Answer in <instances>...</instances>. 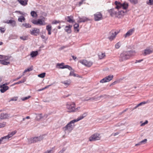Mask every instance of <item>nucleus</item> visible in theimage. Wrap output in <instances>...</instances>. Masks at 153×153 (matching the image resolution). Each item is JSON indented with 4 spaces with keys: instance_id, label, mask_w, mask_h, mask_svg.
<instances>
[{
    "instance_id": "1",
    "label": "nucleus",
    "mask_w": 153,
    "mask_h": 153,
    "mask_svg": "<svg viewBox=\"0 0 153 153\" xmlns=\"http://www.w3.org/2000/svg\"><path fill=\"white\" fill-rule=\"evenodd\" d=\"M135 53V51H133L123 52L120 54L119 60L120 62L129 59L130 56L134 55Z\"/></svg>"
},
{
    "instance_id": "2",
    "label": "nucleus",
    "mask_w": 153,
    "mask_h": 153,
    "mask_svg": "<svg viewBox=\"0 0 153 153\" xmlns=\"http://www.w3.org/2000/svg\"><path fill=\"white\" fill-rule=\"evenodd\" d=\"M77 122L76 120H74L71 121L65 127L63 128V130L66 133L71 132L73 129L74 127V123Z\"/></svg>"
},
{
    "instance_id": "3",
    "label": "nucleus",
    "mask_w": 153,
    "mask_h": 153,
    "mask_svg": "<svg viewBox=\"0 0 153 153\" xmlns=\"http://www.w3.org/2000/svg\"><path fill=\"white\" fill-rule=\"evenodd\" d=\"M75 104L74 103H69L66 105V108L68 110V112H74L76 111L80 107L75 108Z\"/></svg>"
},
{
    "instance_id": "4",
    "label": "nucleus",
    "mask_w": 153,
    "mask_h": 153,
    "mask_svg": "<svg viewBox=\"0 0 153 153\" xmlns=\"http://www.w3.org/2000/svg\"><path fill=\"white\" fill-rule=\"evenodd\" d=\"M115 4L116 5L115 8L117 9H122L126 10L128 6V4L126 2H124L123 4L116 1L115 2Z\"/></svg>"
},
{
    "instance_id": "5",
    "label": "nucleus",
    "mask_w": 153,
    "mask_h": 153,
    "mask_svg": "<svg viewBox=\"0 0 153 153\" xmlns=\"http://www.w3.org/2000/svg\"><path fill=\"white\" fill-rule=\"evenodd\" d=\"M43 139V137L42 136H40L39 137H35L30 138L28 140L29 143H34L40 141Z\"/></svg>"
},
{
    "instance_id": "6",
    "label": "nucleus",
    "mask_w": 153,
    "mask_h": 153,
    "mask_svg": "<svg viewBox=\"0 0 153 153\" xmlns=\"http://www.w3.org/2000/svg\"><path fill=\"white\" fill-rule=\"evenodd\" d=\"M64 63L62 62L61 63H58L56 65V67L59 69H64L67 68L69 70H72V68L70 66L66 65H64Z\"/></svg>"
},
{
    "instance_id": "7",
    "label": "nucleus",
    "mask_w": 153,
    "mask_h": 153,
    "mask_svg": "<svg viewBox=\"0 0 153 153\" xmlns=\"http://www.w3.org/2000/svg\"><path fill=\"white\" fill-rule=\"evenodd\" d=\"M100 138L101 136L100 134L95 133L89 137V140L90 141H94L100 140Z\"/></svg>"
},
{
    "instance_id": "8",
    "label": "nucleus",
    "mask_w": 153,
    "mask_h": 153,
    "mask_svg": "<svg viewBox=\"0 0 153 153\" xmlns=\"http://www.w3.org/2000/svg\"><path fill=\"white\" fill-rule=\"evenodd\" d=\"M118 33V32H117L114 30H112L109 33V36L108 37V39L111 41L116 37V36Z\"/></svg>"
},
{
    "instance_id": "9",
    "label": "nucleus",
    "mask_w": 153,
    "mask_h": 153,
    "mask_svg": "<svg viewBox=\"0 0 153 153\" xmlns=\"http://www.w3.org/2000/svg\"><path fill=\"white\" fill-rule=\"evenodd\" d=\"M94 19L95 21H99L102 19V16L100 12H97L94 14Z\"/></svg>"
},
{
    "instance_id": "10",
    "label": "nucleus",
    "mask_w": 153,
    "mask_h": 153,
    "mask_svg": "<svg viewBox=\"0 0 153 153\" xmlns=\"http://www.w3.org/2000/svg\"><path fill=\"white\" fill-rule=\"evenodd\" d=\"M117 9L115 8V9H111L108 10V12L111 16H116L117 17Z\"/></svg>"
},
{
    "instance_id": "11",
    "label": "nucleus",
    "mask_w": 153,
    "mask_h": 153,
    "mask_svg": "<svg viewBox=\"0 0 153 153\" xmlns=\"http://www.w3.org/2000/svg\"><path fill=\"white\" fill-rule=\"evenodd\" d=\"M79 62L83 65L88 66L90 67L93 64L92 62L90 61H88L86 60H81L79 61Z\"/></svg>"
},
{
    "instance_id": "12",
    "label": "nucleus",
    "mask_w": 153,
    "mask_h": 153,
    "mask_svg": "<svg viewBox=\"0 0 153 153\" xmlns=\"http://www.w3.org/2000/svg\"><path fill=\"white\" fill-rule=\"evenodd\" d=\"M6 85H7L8 84L6 83L0 86V88H1L0 91L1 93H4L9 89V87L8 86H6Z\"/></svg>"
},
{
    "instance_id": "13",
    "label": "nucleus",
    "mask_w": 153,
    "mask_h": 153,
    "mask_svg": "<svg viewBox=\"0 0 153 153\" xmlns=\"http://www.w3.org/2000/svg\"><path fill=\"white\" fill-rule=\"evenodd\" d=\"M134 28L130 29L124 35V37L126 38L131 36L134 32Z\"/></svg>"
},
{
    "instance_id": "14",
    "label": "nucleus",
    "mask_w": 153,
    "mask_h": 153,
    "mask_svg": "<svg viewBox=\"0 0 153 153\" xmlns=\"http://www.w3.org/2000/svg\"><path fill=\"white\" fill-rule=\"evenodd\" d=\"M10 117V114L6 113H2L0 115V119L1 120L6 119Z\"/></svg>"
},
{
    "instance_id": "15",
    "label": "nucleus",
    "mask_w": 153,
    "mask_h": 153,
    "mask_svg": "<svg viewBox=\"0 0 153 153\" xmlns=\"http://www.w3.org/2000/svg\"><path fill=\"white\" fill-rule=\"evenodd\" d=\"M4 23L8 24H11V26L13 27L16 26V23L14 20H10L4 22Z\"/></svg>"
},
{
    "instance_id": "16",
    "label": "nucleus",
    "mask_w": 153,
    "mask_h": 153,
    "mask_svg": "<svg viewBox=\"0 0 153 153\" xmlns=\"http://www.w3.org/2000/svg\"><path fill=\"white\" fill-rule=\"evenodd\" d=\"M152 52L153 51L152 49L149 48H147L144 50L143 54L144 56H146L152 53Z\"/></svg>"
},
{
    "instance_id": "17",
    "label": "nucleus",
    "mask_w": 153,
    "mask_h": 153,
    "mask_svg": "<svg viewBox=\"0 0 153 153\" xmlns=\"http://www.w3.org/2000/svg\"><path fill=\"white\" fill-rule=\"evenodd\" d=\"M39 32V29L36 28H34L33 30H30V34L35 36H37Z\"/></svg>"
},
{
    "instance_id": "18",
    "label": "nucleus",
    "mask_w": 153,
    "mask_h": 153,
    "mask_svg": "<svg viewBox=\"0 0 153 153\" xmlns=\"http://www.w3.org/2000/svg\"><path fill=\"white\" fill-rule=\"evenodd\" d=\"M16 131H12L10 133L8 134L7 135L4 136V137L5 139H9L10 138L12 137L16 133Z\"/></svg>"
},
{
    "instance_id": "19",
    "label": "nucleus",
    "mask_w": 153,
    "mask_h": 153,
    "mask_svg": "<svg viewBox=\"0 0 153 153\" xmlns=\"http://www.w3.org/2000/svg\"><path fill=\"white\" fill-rule=\"evenodd\" d=\"M79 20L78 21V23L84 22L85 21L88 20V19L86 17L84 16L82 18L79 17Z\"/></svg>"
},
{
    "instance_id": "20",
    "label": "nucleus",
    "mask_w": 153,
    "mask_h": 153,
    "mask_svg": "<svg viewBox=\"0 0 153 153\" xmlns=\"http://www.w3.org/2000/svg\"><path fill=\"white\" fill-rule=\"evenodd\" d=\"M87 115V113L85 112L83 113L79 117L76 119V121H78L85 117Z\"/></svg>"
},
{
    "instance_id": "21",
    "label": "nucleus",
    "mask_w": 153,
    "mask_h": 153,
    "mask_svg": "<svg viewBox=\"0 0 153 153\" xmlns=\"http://www.w3.org/2000/svg\"><path fill=\"white\" fill-rule=\"evenodd\" d=\"M72 26L69 25L68 26H67L65 27V30L68 33H70L71 32V28L72 27Z\"/></svg>"
},
{
    "instance_id": "22",
    "label": "nucleus",
    "mask_w": 153,
    "mask_h": 153,
    "mask_svg": "<svg viewBox=\"0 0 153 153\" xmlns=\"http://www.w3.org/2000/svg\"><path fill=\"white\" fill-rule=\"evenodd\" d=\"M19 3L23 6H25L27 4L28 0H17Z\"/></svg>"
},
{
    "instance_id": "23",
    "label": "nucleus",
    "mask_w": 153,
    "mask_h": 153,
    "mask_svg": "<svg viewBox=\"0 0 153 153\" xmlns=\"http://www.w3.org/2000/svg\"><path fill=\"white\" fill-rule=\"evenodd\" d=\"M73 18L72 16H68L65 17V19L68 22L72 23L74 22V21L72 19Z\"/></svg>"
},
{
    "instance_id": "24",
    "label": "nucleus",
    "mask_w": 153,
    "mask_h": 153,
    "mask_svg": "<svg viewBox=\"0 0 153 153\" xmlns=\"http://www.w3.org/2000/svg\"><path fill=\"white\" fill-rule=\"evenodd\" d=\"M38 54V52L37 51H33L30 53V55L31 57L33 58L36 56Z\"/></svg>"
},
{
    "instance_id": "25",
    "label": "nucleus",
    "mask_w": 153,
    "mask_h": 153,
    "mask_svg": "<svg viewBox=\"0 0 153 153\" xmlns=\"http://www.w3.org/2000/svg\"><path fill=\"white\" fill-rule=\"evenodd\" d=\"M38 25H45V23L44 21H42L40 19H38Z\"/></svg>"
},
{
    "instance_id": "26",
    "label": "nucleus",
    "mask_w": 153,
    "mask_h": 153,
    "mask_svg": "<svg viewBox=\"0 0 153 153\" xmlns=\"http://www.w3.org/2000/svg\"><path fill=\"white\" fill-rule=\"evenodd\" d=\"M117 13L118 14L117 17H119V16L120 15V17L123 15H124L125 12L123 11L120 10H117Z\"/></svg>"
},
{
    "instance_id": "27",
    "label": "nucleus",
    "mask_w": 153,
    "mask_h": 153,
    "mask_svg": "<svg viewBox=\"0 0 153 153\" xmlns=\"http://www.w3.org/2000/svg\"><path fill=\"white\" fill-rule=\"evenodd\" d=\"M22 26H23L26 28H30L31 25L28 23H24L22 24Z\"/></svg>"
},
{
    "instance_id": "28",
    "label": "nucleus",
    "mask_w": 153,
    "mask_h": 153,
    "mask_svg": "<svg viewBox=\"0 0 153 153\" xmlns=\"http://www.w3.org/2000/svg\"><path fill=\"white\" fill-rule=\"evenodd\" d=\"M113 76L110 75L108 76H107L105 78H106V80L107 82H108L110 81V80L112 79L113 78Z\"/></svg>"
},
{
    "instance_id": "29",
    "label": "nucleus",
    "mask_w": 153,
    "mask_h": 153,
    "mask_svg": "<svg viewBox=\"0 0 153 153\" xmlns=\"http://www.w3.org/2000/svg\"><path fill=\"white\" fill-rule=\"evenodd\" d=\"M25 19L24 17L23 16H20L18 19V21L20 22H22L23 21H25Z\"/></svg>"
},
{
    "instance_id": "30",
    "label": "nucleus",
    "mask_w": 153,
    "mask_h": 153,
    "mask_svg": "<svg viewBox=\"0 0 153 153\" xmlns=\"http://www.w3.org/2000/svg\"><path fill=\"white\" fill-rule=\"evenodd\" d=\"M31 16L33 17L36 18L37 16L36 12L34 11H32L30 13Z\"/></svg>"
},
{
    "instance_id": "31",
    "label": "nucleus",
    "mask_w": 153,
    "mask_h": 153,
    "mask_svg": "<svg viewBox=\"0 0 153 153\" xmlns=\"http://www.w3.org/2000/svg\"><path fill=\"white\" fill-rule=\"evenodd\" d=\"M0 62H1V63L4 65H7L8 64H10V62H6L4 60H3L2 61L0 60Z\"/></svg>"
},
{
    "instance_id": "32",
    "label": "nucleus",
    "mask_w": 153,
    "mask_h": 153,
    "mask_svg": "<svg viewBox=\"0 0 153 153\" xmlns=\"http://www.w3.org/2000/svg\"><path fill=\"white\" fill-rule=\"evenodd\" d=\"M70 76H73L74 77H78V75L74 73L73 71H71L69 74Z\"/></svg>"
},
{
    "instance_id": "33",
    "label": "nucleus",
    "mask_w": 153,
    "mask_h": 153,
    "mask_svg": "<svg viewBox=\"0 0 153 153\" xmlns=\"http://www.w3.org/2000/svg\"><path fill=\"white\" fill-rule=\"evenodd\" d=\"M26 81V79H23V80L14 83L13 85H14L16 84H19L21 83L24 82Z\"/></svg>"
},
{
    "instance_id": "34",
    "label": "nucleus",
    "mask_w": 153,
    "mask_h": 153,
    "mask_svg": "<svg viewBox=\"0 0 153 153\" xmlns=\"http://www.w3.org/2000/svg\"><path fill=\"white\" fill-rule=\"evenodd\" d=\"M147 141V139H146L140 142L139 143H138L137 144L139 145H140L142 144H144L146 143Z\"/></svg>"
},
{
    "instance_id": "35",
    "label": "nucleus",
    "mask_w": 153,
    "mask_h": 153,
    "mask_svg": "<svg viewBox=\"0 0 153 153\" xmlns=\"http://www.w3.org/2000/svg\"><path fill=\"white\" fill-rule=\"evenodd\" d=\"M79 27V25L78 24H75L74 25V28L75 30L77 29V32L79 31V30L78 29Z\"/></svg>"
},
{
    "instance_id": "36",
    "label": "nucleus",
    "mask_w": 153,
    "mask_h": 153,
    "mask_svg": "<svg viewBox=\"0 0 153 153\" xmlns=\"http://www.w3.org/2000/svg\"><path fill=\"white\" fill-rule=\"evenodd\" d=\"M37 117L38 120H40L41 119L43 118V117L42 114H39L37 116Z\"/></svg>"
},
{
    "instance_id": "37",
    "label": "nucleus",
    "mask_w": 153,
    "mask_h": 153,
    "mask_svg": "<svg viewBox=\"0 0 153 153\" xmlns=\"http://www.w3.org/2000/svg\"><path fill=\"white\" fill-rule=\"evenodd\" d=\"M121 45V43L119 42L117 43L115 45V47L116 49H118Z\"/></svg>"
},
{
    "instance_id": "38",
    "label": "nucleus",
    "mask_w": 153,
    "mask_h": 153,
    "mask_svg": "<svg viewBox=\"0 0 153 153\" xmlns=\"http://www.w3.org/2000/svg\"><path fill=\"white\" fill-rule=\"evenodd\" d=\"M105 56V53H101L99 55V58L100 59H102Z\"/></svg>"
},
{
    "instance_id": "39",
    "label": "nucleus",
    "mask_w": 153,
    "mask_h": 153,
    "mask_svg": "<svg viewBox=\"0 0 153 153\" xmlns=\"http://www.w3.org/2000/svg\"><path fill=\"white\" fill-rule=\"evenodd\" d=\"M5 139H6L4 137L1 138L0 139V144L1 143H4L5 142V141L4 140Z\"/></svg>"
},
{
    "instance_id": "40",
    "label": "nucleus",
    "mask_w": 153,
    "mask_h": 153,
    "mask_svg": "<svg viewBox=\"0 0 153 153\" xmlns=\"http://www.w3.org/2000/svg\"><path fill=\"white\" fill-rule=\"evenodd\" d=\"M45 75V73H43L42 74H39L38 75V76L41 78H43L44 77Z\"/></svg>"
},
{
    "instance_id": "41",
    "label": "nucleus",
    "mask_w": 153,
    "mask_h": 153,
    "mask_svg": "<svg viewBox=\"0 0 153 153\" xmlns=\"http://www.w3.org/2000/svg\"><path fill=\"white\" fill-rule=\"evenodd\" d=\"M38 19L37 20H35V19H32L31 20V22H32V23L34 24V25H38Z\"/></svg>"
},
{
    "instance_id": "42",
    "label": "nucleus",
    "mask_w": 153,
    "mask_h": 153,
    "mask_svg": "<svg viewBox=\"0 0 153 153\" xmlns=\"http://www.w3.org/2000/svg\"><path fill=\"white\" fill-rule=\"evenodd\" d=\"M131 3L135 4L137 3L138 1L137 0H128Z\"/></svg>"
},
{
    "instance_id": "43",
    "label": "nucleus",
    "mask_w": 153,
    "mask_h": 153,
    "mask_svg": "<svg viewBox=\"0 0 153 153\" xmlns=\"http://www.w3.org/2000/svg\"><path fill=\"white\" fill-rule=\"evenodd\" d=\"M51 28L52 27L51 25H47L46 26V29L48 31H50L51 30Z\"/></svg>"
},
{
    "instance_id": "44",
    "label": "nucleus",
    "mask_w": 153,
    "mask_h": 153,
    "mask_svg": "<svg viewBox=\"0 0 153 153\" xmlns=\"http://www.w3.org/2000/svg\"><path fill=\"white\" fill-rule=\"evenodd\" d=\"M33 70V67L29 68L25 70V72H29Z\"/></svg>"
},
{
    "instance_id": "45",
    "label": "nucleus",
    "mask_w": 153,
    "mask_h": 153,
    "mask_svg": "<svg viewBox=\"0 0 153 153\" xmlns=\"http://www.w3.org/2000/svg\"><path fill=\"white\" fill-rule=\"evenodd\" d=\"M147 4L149 5H152L153 4V0H149L148 1L146 2Z\"/></svg>"
},
{
    "instance_id": "46",
    "label": "nucleus",
    "mask_w": 153,
    "mask_h": 153,
    "mask_svg": "<svg viewBox=\"0 0 153 153\" xmlns=\"http://www.w3.org/2000/svg\"><path fill=\"white\" fill-rule=\"evenodd\" d=\"M61 83L66 85H67V86H68V85L70 84V83L69 82H68V81L62 82Z\"/></svg>"
},
{
    "instance_id": "47",
    "label": "nucleus",
    "mask_w": 153,
    "mask_h": 153,
    "mask_svg": "<svg viewBox=\"0 0 153 153\" xmlns=\"http://www.w3.org/2000/svg\"><path fill=\"white\" fill-rule=\"evenodd\" d=\"M18 98V97H13L10 100H9V102L10 101H16L17 100Z\"/></svg>"
},
{
    "instance_id": "48",
    "label": "nucleus",
    "mask_w": 153,
    "mask_h": 153,
    "mask_svg": "<svg viewBox=\"0 0 153 153\" xmlns=\"http://www.w3.org/2000/svg\"><path fill=\"white\" fill-rule=\"evenodd\" d=\"M6 124V122H3L0 123V128L4 127L5 126Z\"/></svg>"
},
{
    "instance_id": "49",
    "label": "nucleus",
    "mask_w": 153,
    "mask_h": 153,
    "mask_svg": "<svg viewBox=\"0 0 153 153\" xmlns=\"http://www.w3.org/2000/svg\"><path fill=\"white\" fill-rule=\"evenodd\" d=\"M107 82L105 77L102 79L100 81V82L102 83H103Z\"/></svg>"
},
{
    "instance_id": "50",
    "label": "nucleus",
    "mask_w": 153,
    "mask_h": 153,
    "mask_svg": "<svg viewBox=\"0 0 153 153\" xmlns=\"http://www.w3.org/2000/svg\"><path fill=\"white\" fill-rule=\"evenodd\" d=\"M60 21H59L55 20L52 22V24H56L58 23H60Z\"/></svg>"
},
{
    "instance_id": "51",
    "label": "nucleus",
    "mask_w": 153,
    "mask_h": 153,
    "mask_svg": "<svg viewBox=\"0 0 153 153\" xmlns=\"http://www.w3.org/2000/svg\"><path fill=\"white\" fill-rule=\"evenodd\" d=\"M30 97V96H28V97H24L23 98H22L21 99L22 101H24L28 99Z\"/></svg>"
},
{
    "instance_id": "52",
    "label": "nucleus",
    "mask_w": 153,
    "mask_h": 153,
    "mask_svg": "<svg viewBox=\"0 0 153 153\" xmlns=\"http://www.w3.org/2000/svg\"><path fill=\"white\" fill-rule=\"evenodd\" d=\"M10 57L7 56H3V57H4V58L3 59H4L5 60H8Z\"/></svg>"
},
{
    "instance_id": "53",
    "label": "nucleus",
    "mask_w": 153,
    "mask_h": 153,
    "mask_svg": "<svg viewBox=\"0 0 153 153\" xmlns=\"http://www.w3.org/2000/svg\"><path fill=\"white\" fill-rule=\"evenodd\" d=\"M20 38L23 40H25L27 39V37L26 36H21Z\"/></svg>"
},
{
    "instance_id": "54",
    "label": "nucleus",
    "mask_w": 153,
    "mask_h": 153,
    "mask_svg": "<svg viewBox=\"0 0 153 153\" xmlns=\"http://www.w3.org/2000/svg\"><path fill=\"white\" fill-rule=\"evenodd\" d=\"M0 30L1 33H4L5 31V29L4 28H2L1 27H0Z\"/></svg>"
},
{
    "instance_id": "55",
    "label": "nucleus",
    "mask_w": 153,
    "mask_h": 153,
    "mask_svg": "<svg viewBox=\"0 0 153 153\" xmlns=\"http://www.w3.org/2000/svg\"><path fill=\"white\" fill-rule=\"evenodd\" d=\"M148 123V121L147 120H146V121L143 123H142V124H141V126H144V125H145L146 124H147Z\"/></svg>"
},
{
    "instance_id": "56",
    "label": "nucleus",
    "mask_w": 153,
    "mask_h": 153,
    "mask_svg": "<svg viewBox=\"0 0 153 153\" xmlns=\"http://www.w3.org/2000/svg\"><path fill=\"white\" fill-rule=\"evenodd\" d=\"M85 0H82L81 1L79 2V6H81V5L82 4L83 2L85 1Z\"/></svg>"
},
{
    "instance_id": "57",
    "label": "nucleus",
    "mask_w": 153,
    "mask_h": 153,
    "mask_svg": "<svg viewBox=\"0 0 153 153\" xmlns=\"http://www.w3.org/2000/svg\"><path fill=\"white\" fill-rule=\"evenodd\" d=\"M146 103V102H142L140 103L139 104H138V105L139 106H141L143 104H145Z\"/></svg>"
},
{
    "instance_id": "58",
    "label": "nucleus",
    "mask_w": 153,
    "mask_h": 153,
    "mask_svg": "<svg viewBox=\"0 0 153 153\" xmlns=\"http://www.w3.org/2000/svg\"><path fill=\"white\" fill-rule=\"evenodd\" d=\"M52 151V150H48L46 151L44 153H51Z\"/></svg>"
},
{
    "instance_id": "59",
    "label": "nucleus",
    "mask_w": 153,
    "mask_h": 153,
    "mask_svg": "<svg viewBox=\"0 0 153 153\" xmlns=\"http://www.w3.org/2000/svg\"><path fill=\"white\" fill-rule=\"evenodd\" d=\"M22 76H20L19 77L16 78V79H14L13 80V81H16L20 79L22 77Z\"/></svg>"
},
{
    "instance_id": "60",
    "label": "nucleus",
    "mask_w": 153,
    "mask_h": 153,
    "mask_svg": "<svg viewBox=\"0 0 153 153\" xmlns=\"http://www.w3.org/2000/svg\"><path fill=\"white\" fill-rule=\"evenodd\" d=\"M121 80V79L118 80H117L116 81H115L114 82L116 84L117 83H119L120 82Z\"/></svg>"
},
{
    "instance_id": "61",
    "label": "nucleus",
    "mask_w": 153,
    "mask_h": 153,
    "mask_svg": "<svg viewBox=\"0 0 153 153\" xmlns=\"http://www.w3.org/2000/svg\"><path fill=\"white\" fill-rule=\"evenodd\" d=\"M143 60V59L139 60H136V62H135V63H137V62H140Z\"/></svg>"
},
{
    "instance_id": "62",
    "label": "nucleus",
    "mask_w": 153,
    "mask_h": 153,
    "mask_svg": "<svg viewBox=\"0 0 153 153\" xmlns=\"http://www.w3.org/2000/svg\"><path fill=\"white\" fill-rule=\"evenodd\" d=\"M66 48V47L65 46H63L61 47L59 49V50H61L62 49H63L65 48Z\"/></svg>"
},
{
    "instance_id": "63",
    "label": "nucleus",
    "mask_w": 153,
    "mask_h": 153,
    "mask_svg": "<svg viewBox=\"0 0 153 153\" xmlns=\"http://www.w3.org/2000/svg\"><path fill=\"white\" fill-rule=\"evenodd\" d=\"M95 99H96V98L95 97L90 98H89V100H95Z\"/></svg>"
},
{
    "instance_id": "64",
    "label": "nucleus",
    "mask_w": 153,
    "mask_h": 153,
    "mask_svg": "<svg viewBox=\"0 0 153 153\" xmlns=\"http://www.w3.org/2000/svg\"><path fill=\"white\" fill-rule=\"evenodd\" d=\"M48 116V115L47 114H45L43 116V118H47Z\"/></svg>"
}]
</instances>
